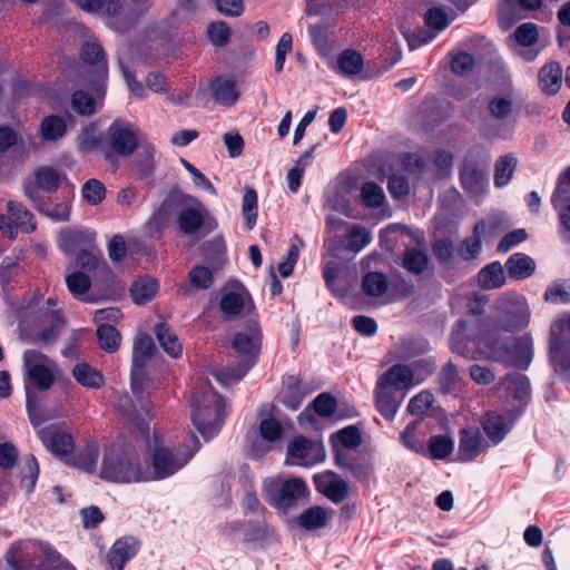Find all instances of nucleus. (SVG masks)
<instances>
[{
	"label": "nucleus",
	"mask_w": 570,
	"mask_h": 570,
	"mask_svg": "<svg viewBox=\"0 0 570 570\" xmlns=\"http://www.w3.org/2000/svg\"><path fill=\"white\" fill-rule=\"evenodd\" d=\"M320 485L324 494L333 502L344 501L348 494L347 483L334 473H327L321 478Z\"/></svg>",
	"instance_id": "obj_34"
},
{
	"label": "nucleus",
	"mask_w": 570,
	"mask_h": 570,
	"mask_svg": "<svg viewBox=\"0 0 570 570\" xmlns=\"http://www.w3.org/2000/svg\"><path fill=\"white\" fill-rule=\"evenodd\" d=\"M454 449V441L450 435H433L429 440L426 453L434 460L446 459Z\"/></svg>",
	"instance_id": "obj_42"
},
{
	"label": "nucleus",
	"mask_w": 570,
	"mask_h": 570,
	"mask_svg": "<svg viewBox=\"0 0 570 570\" xmlns=\"http://www.w3.org/2000/svg\"><path fill=\"white\" fill-rule=\"evenodd\" d=\"M380 384H383L392 390H410L412 386L419 383L414 381L413 371L402 364L391 366L384 375L379 380Z\"/></svg>",
	"instance_id": "obj_23"
},
{
	"label": "nucleus",
	"mask_w": 570,
	"mask_h": 570,
	"mask_svg": "<svg viewBox=\"0 0 570 570\" xmlns=\"http://www.w3.org/2000/svg\"><path fill=\"white\" fill-rule=\"evenodd\" d=\"M23 365L31 383L26 385L28 405L30 404L32 389L48 390L53 383L55 363L46 355L30 350L23 355Z\"/></svg>",
	"instance_id": "obj_8"
},
{
	"label": "nucleus",
	"mask_w": 570,
	"mask_h": 570,
	"mask_svg": "<svg viewBox=\"0 0 570 570\" xmlns=\"http://www.w3.org/2000/svg\"><path fill=\"white\" fill-rule=\"evenodd\" d=\"M101 263L105 264L102 254L96 246L95 242L80 250L75 258V265L82 268L85 272H91L99 268Z\"/></svg>",
	"instance_id": "obj_40"
},
{
	"label": "nucleus",
	"mask_w": 570,
	"mask_h": 570,
	"mask_svg": "<svg viewBox=\"0 0 570 570\" xmlns=\"http://www.w3.org/2000/svg\"><path fill=\"white\" fill-rule=\"evenodd\" d=\"M99 448L96 442L88 443L76 456L75 465L85 472H94L97 466Z\"/></svg>",
	"instance_id": "obj_45"
},
{
	"label": "nucleus",
	"mask_w": 570,
	"mask_h": 570,
	"mask_svg": "<svg viewBox=\"0 0 570 570\" xmlns=\"http://www.w3.org/2000/svg\"><path fill=\"white\" fill-rule=\"evenodd\" d=\"M259 435L263 441L275 443L282 439L283 428L275 419H264L259 423Z\"/></svg>",
	"instance_id": "obj_59"
},
{
	"label": "nucleus",
	"mask_w": 570,
	"mask_h": 570,
	"mask_svg": "<svg viewBox=\"0 0 570 570\" xmlns=\"http://www.w3.org/2000/svg\"><path fill=\"white\" fill-rule=\"evenodd\" d=\"M7 210L12 219L14 237L17 236L18 230L27 234L36 230L37 225L33 215L26 209L24 206L13 200H9L7 203Z\"/></svg>",
	"instance_id": "obj_27"
},
{
	"label": "nucleus",
	"mask_w": 570,
	"mask_h": 570,
	"mask_svg": "<svg viewBox=\"0 0 570 570\" xmlns=\"http://www.w3.org/2000/svg\"><path fill=\"white\" fill-rule=\"evenodd\" d=\"M98 100L83 90H77L71 97L72 109L81 116H90L96 111Z\"/></svg>",
	"instance_id": "obj_48"
},
{
	"label": "nucleus",
	"mask_w": 570,
	"mask_h": 570,
	"mask_svg": "<svg viewBox=\"0 0 570 570\" xmlns=\"http://www.w3.org/2000/svg\"><path fill=\"white\" fill-rule=\"evenodd\" d=\"M262 332L257 323H250L238 331L232 342L236 352L244 355L237 367H224L214 372L216 380L223 385H229L242 380L256 362L261 351Z\"/></svg>",
	"instance_id": "obj_5"
},
{
	"label": "nucleus",
	"mask_w": 570,
	"mask_h": 570,
	"mask_svg": "<svg viewBox=\"0 0 570 570\" xmlns=\"http://www.w3.org/2000/svg\"><path fill=\"white\" fill-rule=\"evenodd\" d=\"M81 57L85 62L97 66L96 78L92 82L95 85V90L98 95H100L108 73V68L105 61V55L101 46L95 41L85 42L81 49Z\"/></svg>",
	"instance_id": "obj_18"
},
{
	"label": "nucleus",
	"mask_w": 570,
	"mask_h": 570,
	"mask_svg": "<svg viewBox=\"0 0 570 570\" xmlns=\"http://www.w3.org/2000/svg\"><path fill=\"white\" fill-rule=\"evenodd\" d=\"M501 315L498 328L513 332L525 327L530 321V309L522 296L505 295L498 301Z\"/></svg>",
	"instance_id": "obj_11"
},
{
	"label": "nucleus",
	"mask_w": 570,
	"mask_h": 570,
	"mask_svg": "<svg viewBox=\"0 0 570 570\" xmlns=\"http://www.w3.org/2000/svg\"><path fill=\"white\" fill-rule=\"evenodd\" d=\"M489 155L484 151L482 159L478 160L474 154L469 155L460 169V180L463 189L472 198L482 197L488 188L487 176Z\"/></svg>",
	"instance_id": "obj_10"
},
{
	"label": "nucleus",
	"mask_w": 570,
	"mask_h": 570,
	"mask_svg": "<svg viewBox=\"0 0 570 570\" xmlns=\"http://www.w3.org/2000/svg\"><path fill=\"white\" fill-rule=\"evenodd\" d=\"M375 403L379 412L387 420H393L401 401L396 400L387 386L377 383L375 389Z\"/></svg>",
	"instance_id": "obj_33"
},
{
	"label": "nucleus",
	"mask_w": 570,
	"mask_h": 570,
	"mask_svg": "<svg viewBox=\"0 0 570 570\" xmlns=\"http://www.w3.org/2000/svg\"><path fill=\"white\" fill-rule=\"evenodd\" d=\"M68 291L77 299H83L90 288L91 282L85 272L73 271L66 275Z\"/></svg>",
	"instance_id": "obj_43"
},
{
	"label": "nucleus",
	"mask_w": 570,
	"mask_h": 570,
	"mask_svg": "<svg viewBox=\"0 0 570 570\" xmlns=\"http://www.w3.org/2000/svg\"><path fill=\"white\" fill-rule=\"evenodd\" d=\"M334 461L341 469H346L358 480H366L372 474V464L368 460L357 452L362 444L360 430L350 425L331 438Z\"/></svg>",
	"instance_id": "obj_4"
},
{
	"label": "nucleus",
	"mask_w": 570,
	"mask_h": 570,
	"mask_svg": "<svg viewBox=\"0 0 570 570\" xmlns=\"http://www.w3.org/2000/svg\"><path fill=\"white\" fill-rule=\"evenodd\" d=\"M262 494L271 507L287 512L306 499L308 488L301 478H285L278 474L264 479Z\"/></svg>",
	"instance_id": "obj_6"
},
{
	"label": "nucleus",
	"mask_w": 570,
	"mask_h": 570,
	"mask_svg": "<svg viewBox=\"0 0 570 570\" xmlns=\"http://www.w3.org/2000/svg\"><path fill=\"white\" fill-rule=\"evenodd\" d=\"M562 330L561 323H554L551 326L550 336V362L556 372H570V342H564L559 332Z\"/></svg>",
	"instance_id": "obj_16"
},
{
	"label": "nucleus",
	"mask_w": 570,
	"mask_h": 570,
	"mask_svg": "<svg viewBox=\"0 0 570 570\" xmlns=\"http://www.w3.org/2000/svg\"><path fill=\"white\" fill-rule=\"evenodd\" d=\"M96 239V234L88 229H63L60 233V248L66 255L79 253L91 245Z\"/></svg>",
	"instance_id": "obj_21"
},
{
	"label": "nucleus",
	"mask_w": 570,
	"mask_h": 570,
	"mask_svg": "<svg viewBox=\"0 0 570 570\" xmlns=\"http://www.w3.org/2000/svg\"><path fill=\"white\" fill-rule=\"evenodd\" d=\"M563 82V70L559 62H547L538 73V85L540 90L547 96L556 95Z\"/></svg>",
	"instance_id": "obj_22"
},
{
	"label": "nucleus",
	"mask_w": 570,
	"mask_h": 570,
	"mask_svg": "<svg viewBox=\"0 0 570 570\" xmlns=\"http://www.w3.org/2000/svg\"><path fill=\"white\" fill-rule=\"evenodd\" d=\"M212 90L215 100L219 104L229 106L233 105L238 98V91L236 89L235 81L229 78H216L212 83Z\"/></svg>",
	"instance_id": "obj_37"
},
{
	"label": "nucleus",
	"mask_w": 570,
	"mask_h": 570,
	"mask_svg": "<svg viewBox=\"0 0 570 570\" xmlns=\"http://www.w3.org/2000/svg\"><path fill=\"white\" fill-rule=\"evenodd\" d=\"M242 209L248 228H253L257 218V194L254 189L247 190L243 196Z\"/></svg>",
	"instance_id": "obj_60"
},
{
	"label": "nucleus",
	"mask_w": 570,
	"mask_h": 570,
	"mask_svg": "<svg viewBox=\"0 0 570 570\" xmlns=\"http://www.w3.org/2000/svg\"><path fill=\"white\" fill-rule=\"evenodd\" d=\"M179 230L185 235L204 237L216 228V222L206 207L193 198L191 204L180 209L177 216Z\"/></svg>",
	"instance_id": "obj_9"
},
{
	"label": "nucleus",
	"mask_w": 570,
	"mask_h": 570,
	"mask_svg": "<svg viewBox=\"0 0 570 570\" xmlns=\"http://www.w3.org/2000/svg\"><path fill=\"white\" fill-rule=\"evenodd\" d=\"M39 466L33 456L27 458L21 469V483L27 491H31L37 482Z\"/></svg>",
	"instance_id": "obj_62"
},
{
	"label": "nucleus",
	"mask_w": 570,
	"mask_h": 570,
	"mask_svg": "<svg viewBox=\"0 0 570 570\" xmlns=\"http://www.w3.org/2000/svg\"><path fill=\"white\" fill-rule=\"evenodd\" d=\"M484 343L489 348L485 357L504 363L507 366L525 370L532 361L533 343L530 335L513 337L510 342H503L497 337L495 332H488Z\"/></svg>",
	"instance_id": "obj_7"
},
{
	"label": "nucleus",
	"mask_w": 570,
	"mask_h": 570,
	"mask_svg": "<svg viewBox=\"0 0 570 570\" xmlns=\"http://www.w3.org/2000/svg\"><path fill=\"white\" fill-rule=\"evenodd\" d=\"M137 448V442L108 445L104 452L99 476L115 483L147 482L145 464L140 461Z\"/></svg>",
	"instance_id": "obj_2"
},
{
	"label": "nucleus",
	"mask_w": 570,
	"mask_h": 570,
	"mask_svg": "<svg viewBox=\"0 0 570 570\" xmlns=\"http://www.w3.org/2000/svg\"><path fill=\"white\" fill-rule=\"evenodd\" d=\"M330 67L334 72L351 78L363 70L364 60L358 51L348 48L340 52L335 62Z\"/></svg>",
	"instance_id": "obj_24"
},
{
	"label": "nucleus",
	"mask_w": 570,
	"mask_h": 570,
	"mask_svg": "<svg viewBox=\"0 0 570 570\" xmlns=\"http://www.w3.org/2000/svg\"><path fill=\"white\" fill-rule=\"evenodd\" d=\"M518 159L512 154L501 156L494 167V185L498 188L507 186L514 173Z\"/></svg>",
	"instance_id": "obj_39"
},
{
	"label": "nucleus",
	"mask_w": 570,
	"mask_h": 570,
	"mask_svg": "<svg viewBox=\"0 0 570 570\" xmlns=\"http://www.w3.org/2000/svg\"><path fill=\"white\" fill-rule=\"evenodd\" d=\"M155 345L151 337L147 334H140L135 338L132 350V367H131V391L136 396L134 402L137 409H140V401L147 400L141 395V382L145 377L146 362L153 356Z\"/></svg>",
	"instance_id": "obj_12"
},
{
	"label": "nucleus",
	"mask_w": 570,
	"mask_h": 570,
	"mask_svg": "<svg viewBox=\"0 0 570 570\" xmlns=\"http://www.w3.org/2000/svg\"><path fill=\"white\" fill-rule=\"evenodd\" d=\"M71 373L77 383L88 389H99L105 383L101 372L85 362L77 363Z\"/></svg>",
	"instance_id": "obj_31"
},
{
	"label": "nucleus",
	"mask_w": 570,
	"mask_h": 570,
	"mask_svg": "<svg viewBox=\"0 0 570 570\" xmlns=\"http://www.w3.org/2000/svg\"><path fill=\"white\" fill-rule=\"evenodd\" d=\"M336 410V400L330 393H321L313 402V411L323 417H330Z\"/></svg>",
	"instance_id": "obj_63"
},
{
	"label": "nucleus",
	"mask_w": 570,
	"mask_h": 570,
	"mask_svg": "<svg viewBox=\"0 0 570 570\" xmlns=\"http://www.w3.org/2000/svg\"><path fill=\"white\" fill-rule=\"evenodd\" d=\"M416 429L417 424L415 422L410 423L401 433L400 440L409 450L420 454H426V448L423 440L416 436Z\"/></svg>",
	"instance_id": "obj_53"
},
{
	"label": "nucleus",
	"mask_w": 570,
	"mask_h": 570,
	"mask_svg": "<svg viewBox=\"0 0 570 570\" xmlns=\"http://www.w3.org/2000/svg\"><path fill=\"white\" fill-rule=\"evenodd\" d=\"M158 291V283L151 277H141L135 281L130 287V296L132 301L142 305L153 299Z\"/></svg>",
	"instance_id": "obj_38"
},
{
	"label": "nucleus",
	"mask_w": 570,
	"mask_h": 570,
	"mask_svg": "<svg viewBox=\"0 0 570 570\" xmlns=\"http://www.w3.org/2000/svg\"><path fill=\"white\" fill-rule=\"evenodd\" d=\"M155 335L163 350L171 357H178L183 353V346L178 341L175 332L164 323H159L155 327Z\"/></svg>",
	"instance_id": "obj_35"
},
{
	"label": "nucleus",
	"mask_w": 570,
	"mask_h": 570,
	"mask_svg": "<svg viewBox=\"0 0 570 570\" xmlns=\"http://www.w3.org/2000/svg\"><path fill=\"white\" fill-rule=\"evenodd\" d=\"M100 135L95 126L85 127L78 137V147L81 153H90L100 145Z\"/></svg>",
	"instance_id": "obj_57"
},
{
	"label": "nucleus",
	"mask_w": 570,
	"mask_h": 570,
	"mask_svg": "<svg viewBox=\"0 0 570 570\" xmlns=\"http://www.w3.org/2000/svg\"><path fill=\"white\" fill-rule=\"evenodd\" d=\"M326 521L327 514L322 507H311L297 517L298 525L307 531L325 527Z\"/></svg>",
	"instance_id": "obj_41"
},
{
	"label": "nucleus",
	"mask_w": 570,
	"mask_h": 570,
	"mask_svg": "<svg viewBox=\"0 0 570 570\" xmlns=\"http://www.w3.org/2000/svg\"><path fill=\"white\" fill-rule=\"evenodd\" d=\"M116 406L137 431L139 449L148 453V462H145L147 482L171 476L183 469L197 451L199 443L194 434L187 436L184 443L174 444L168 443L157 430L150 433L148 421L153 415L149 400H141L140 409H137L130 396L125 393L118 397Z\"/></svg>",
	"instance_id": "obj_1"
},
{
	"label": "nucleus",
	"mask_w": 570,
	"mask_h": 570,
	"mask_svg": "<svg viewBox=\"0 0 570 570\" xmlns=\"http://www.w3.org/2000/svg\"><path fill=\"white\" fill-rule=\"evenodd\" d=\"M190 285L197 289H207L212 286L214 277L212 271L203 265L195 266L188 273Z\"/></svg>",
	"instance_id": "obj_56"
},
{
	"label": "nucleus",
	"mask_w": 570,
	"mask_h": 570,
	"mask_svg": "<svg viewBox=\"0 0 570 570\" xmlns=\"http://www.w3.org/2000/svg\"><path fill=\"white\" fill-rule=\"evenodd\" d=\"M97 13L105 16L107 24L119 32L129 28L136 19L126 12L120 0H102L101 9Z\"/></svg>",
	"instance_id": "obj_19"
},
{
	"label": "nucleus",
	"mask_w": 570,
	"mask_h": 570,
	"mask_svg": "<svg viewBox=\"0 0 570 570\" xmlns=\"http://www.w3.org/2000/svg\"><path fill=\"white\" fill-rule=\"evenodd\" d=\"M372 242V234L364 226L352 224L347 226L344 237V247L346 250L357 254Z\"/></svg>",
	"instance_id": "obj_30"
},
{
	"label": "nucleus",
	"mask_w": 570,
	"mask_h": 570,
	"mask_svg": "<svg viewBox=\"0 0 570 570\" xmlns=\"http://www.w3.org/2000/svg\"><path fill=\"white\" fill-rule=\"evenodd\" d=\"M41 132L48 140L61 138L66 132V122L57 116H49L41 122Z\"/></svg>",
	"instance_id": "obj_54"
},
{
	"label": "nucleus",
	"mask_w": 570,
	"mask_h": 570,
	"mask_svg": "<svg viewBox=\"0 0 570 570\" xmlns=\"http://www.w3.org/2000/svg\"><path fill=\"white\" fill-rule=\"evenodd\" d=\"M508 275L513 279L530 277L535 271V262L527 254L514 253L505 262Z\"/></svg>",
	"instance_id": "obj_28"
},
{
	"label": "nucleus",
	"mask_w": 570,
	"mask_h": 570,
	"mask_svg": "<svg viewBox=\"0 0 570 570\" xmlns=\"http://www.w3.org/2000/svg\"><path fill=\"white\" fill-rule=\"evenodd\" d=\"M441 389L446 393H454L461 387V377L458 368L448 363L441 371L439 376Z\"/></svg>",
	"instance_id": "obj_51"
},
{
	"label": "nucleus",
	"mask_w": 570,
	"mask_h": 570,
	"mask_svg": "<svg viewBox=\"0 0 570 570\" xmlns=\"http://www.w3.org/2000/svg\"><path fill=\"white\" fill-rule=\"evenodd\" d=\"M505 283V273L499 262H492L485 265L478 273V284L484 289H495Z\"/></svg>",
	"instance_id": "obj_32"
},
{
	"label": "nucleus",
	"mask_w": 570,
	"mask_h": 570,
	"mask_svg": "<svg viewBox=\"0 0 570 570\" xmlns=\"http://www.w3.org/2000/svg\"><path fill=\"white\" fill-rule=\"evenodd\" d=\"M97 336L99 345L108 353H114L120 345V334L117 330L109 324H100L97 328Z\"/></svg>",
	"instance_id": "obj_44"
},
{
	"label": "nucleus",
	"mask_w": 570,
	"mask_h": 570,
	"mask_svg": "<svg viewBox=\"0 0 570 570\" xmlns=\"http://www.w3.org/2000/svg\"><path fill=\"white\" fill-rule=\"evenodd\" d=\"M503 385L511 390L517 399H524L530 392L529 379L520 373L507 374L503 380Z\"/></svg>",
	"instance_id": "obj_50"
},
{
	"label": "nucleus",
	"mask_w": 570,
	"mask_h": 570,
	"mask_svg": "<svg viewBox=\"0 0 570 570\" xmlns=\"http://www.w3.org/2000/svg\"><path fill=\"white\" fill-rule=\"evenodd\" d=\"M43 328L37 334L38 340L41 342L53 341L62 325V320L58 311L51 309L49 306L39 311Z\"/></svg>",
	"instance_id": "obj_29"
},
{
	"label": "nucleus",
	"mask_w": 570,
	"mask_h": 570,
	"mask_svg": "<svg viewBox=\"0 0 570 570\" xmlns=\"http://www.w3.org/2000/svg\"><path fill=\"white\" fill-rule=\"evenodd\" d=\"M139 550V542L134 537L118 539L110 548L107 560L112 570H122L126 562Z\"/></svg>",
	"instance_id": "obj_20"
},
{
	"label": "nucleus",
	"mask_w": 570,
	"mask_h": 570,
	"mask_svg": "<svg viewBox=\"0 0 570 570\" xmlns=\"http://www.w3.org/2000/svg\"><path fill=\"white\" fill-rule=\"evenodd\" d=\"M24 194L33 202L37 209L55 222H66L69 219L70 205L68 202L57 204L41 203L35 188L30 185L24 186Z\"/></svg>",
	"instance_id": "obj_26"
},
{
	"label": "nucleus",
	"mask_w": 570,
	"mask_h": 570,
	"mask_svg": "<svg viewBox=\"0 0 570 570\" xmlns=\"http://www.w3.org/2000/svg\"><path fill=\"white\" fill-rule=\"evenodd\" d=\"M484 450L485 444L478 430L466 429L461 431L459 444V458L461 461H473L482 452H484Z\"/></svg>",
	"instance_id": "obj_25"
},
{
	"label": "nucleus",
	"mask_w": 570,
	"mask_h": 570,
	"mask_svg": "<svg viewBox=\"0 0 570 570\" xmlns=\"http://www.w3.org/2000/svg\"><path fill=\"white\" fill-rule=\"evenodd\" d=\"M361 199L365 206L377 208L384 204L385 194L380 185L367 181L362 186Z\"/></svg>",
	"instance_id": "obj_49"
},
{
	"label": "nucleus",
	"mask_w": 570,
	"mask_h": 570,
	"mask_svg": "<svg viewBox=\"0 0 570 570\" xmlns=\"http://www.w3.org/2000/svg\"><path fill=\"white\" fill-rule=\"evenodd\" d=\"M106 195L104 184L97 179H89L82 187V197L90 205H98Z\"/></svg>",
	"instance_id": "obj_58"
},
{
	"label": "nucleus",
	"mask_w": 570,
	"mask_h": 570,
	"mask_svg": "<svg viewBox=\"0 0 570 570\" xmlns=\"http://www.w3.org/2000/svg\"><path fill=\"white\" fill-rule=\"evenodd\" d=\"M542 0H500L498 20L502 29H509L522 18L521 9L532 10L541 6Z\"/></svg>",
	"instance_id": "obj_17"
},
{
	"label": "nucleus",
	"mask_w": 570,
	"mask_h": 570,
	"mask_svg": "<svg viewBox=\"0 0 570 570\" xmlns=\"http://www.w3.org/2000/svg\"><path fill=\"white\" fill-rule=\"evenodd\" d=\"M362 288L368 296H382L387 291V279L382 273L370 272L363 278Z\"/></svg>",
	"instance_id": "obj_46"
},
{
	"label": "nucleus",
	"mask_w": 570,
	"mask_h": 570,
	"mask_svg": "<svg viewBox=\"0 0 570 570\" xmlns=\"http://www.w3.org/2000/svg\"><path fill=\"white\" fill-rule=\"evenodd\" d=\"M207 36L214 46H225L230 37V28L223 21L212 22L207 28Z\"/></svg>",
	"instance_id": "obj_61"
},
{
	"label": "nucleus",
	"mask_w": 570,
	"mask_h": 570,
	"mask_svg": "<svg viewBox=\"0 0 570 570\" xmlns=\"http://www.w3.org/2000/svg\"><path fill=\"white\" fill-rule=\"evenodd\" d=\"M324 459L323 446L304 436L295 438L287 446V464L311 466Z\"/></svg>",
	"instance_id": "obj_14"
},
{
	"label": "nucleus",
	"mask_w": 570,
	"mask_h": 570,
	"mask_svg": "<svg viewBox=\"0 0 570 570\" xmlns=\"http://www.w3.org/2000/svg\"><path fill=\"white\" fill-rule=\"evenodd\" d=\"M403 266L413 274H421L428 266V257L422 250L406 249Z\"/></svg>",
	"instance_id": "obj_55"
},
{
	"label": "nucleus",
	"mask_w": 570,
	"mask_h": 570,
	"mask_svg": "<svg viewBox=\"0 0 570 570\" xmlns=\"http://www.w3.org/2000/svg\"><path fill=\"white\" fill-rule=\"evenodd\" d=\"M513 110L511 96H494L489 102V111L495 119L508 118Z\"/></svg>",
	"instance_id": "obj_52"
},
{
	"label": "nucleus",
	"mask_w": 570,
	"mask_h": 570,
	"mask_svg": "<svg viewBox=\"0 0 570 570\" xmlns=\"http://www.w3.org/2000/svg\"><path fill=\"white\" fill-rule=\"evenodd\" d=\"M569 189H570V167L559 178L557 188L553 193L552 204L556 208H558L560 204L566 203L569 199V193H570Z\"/></svg>",
	"instance_id": "obj_64"
},
{
	"label": "nucleus",
	"mask_w": 570,
	"mask_h": 570,
	"mask_svg": "<svg viewBox=\"0 0 570 570\" xmlns=\"http://www.w3.org/2000/svg\"><path fill=\"white\" fill-rule=\"evenodd\" d=\"M60 181V174L52 167H40L35 173V186L42 190H51L58 187ZM31 186V184H29Z\"/></svg>",
	"instance_id": "obj_47"
},
{
	"label": "nucleus",
	"mask_w": 570,
	"mask_h": 570,
	"mask_svg": "<svg viewBox=\"0 0 570 570\" xmlns=\"http://www.w3.org/2000/svg\"><path fill=\"white\" fill-rule=\"evenodd\" d=\"M138 129L121 120H115L106 132L109 149L121 156H129L138 146Z\"/></svg>",
	"instance_id": "obj_13"
},
{
	"label": "nucleus",
	"mask_w": 570,
	"mask_h": 570,
	"mask_svg": "<svg viewBox=\"0 0 570 570\" xmlns=\"http://www.w3.org/2000/svg\"><path fill=\"white\" fill-rule=\"evenodd\" d=\"M191 421L205 440L220 431L227 415L226 404L207 381L200 382L190 397Z\"/></svg>",
	"instance_id": "obj_3"
},
{
	"label": "nucleus",
	"mask_w": 570,
	"mask_h": 570,
	"mask_svg": "<svg viewBox=\"0 0 570 570\" xmlns=\"http://www.w3.org/2000/svg\"><path fill=\"white\" fill-rule=\"evenodd\" d=\"M41 442L56 455H68L75 449L73 439L65 429L51 424L38 431Z\"/></svg>",
	"instance_id": "obj_15"
},
{
	"label": "nucleus",
	"mask_w": 570,
	"mask_h": 570,
	"mask_svg": "<svg viewBox=\"0 0 570 570\" xmlns=\"http://www.w3.org/2000/svg\"><path fill=\"white\" fill-rule=\"evenodd\" d=\"M483 430L493 444L501 442L510 430L505 419L497 413H488L483 421Z\"/></svg>",
	"instance_id": "obj_36"
}]
</instances>
